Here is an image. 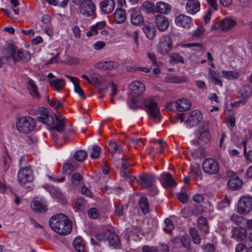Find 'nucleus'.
I'll return each instance as SVG.
<instances>
[{"mask_svg": "<svg viewBox=\"0 0 252 252\" xmlns=\"http://www.w3.org/2000/svg\"><path fill=\"white\" fill-rule=\"evenodd\" d=\"M88 216L90 218L95 219L98 217V212L95 208H91L88 211Z\"/></svg>", "mask_w": 252, "mask_h": 252, "instance_id": "680f3d73", "label": "nucleus"}, {"mask_svg": "<svg viewBox=\"0 0 252 252\" xmlns=\"http://www.w3.org/2000/svg\"><path fill=\"white\" fill-rule=\"evenodd\" d=\"M73 243L77 252H86L84 242L81 237H77L74 240Z\"/></svg>", "mask_w": 252, "mask_h": 252, "instance_id": "f704fd0d", "label": "nucleus"}, {"mask_svg": "<svg viewBox=\"0 0 252 252\" xmlns=\"http://www.w3.org/2000/svg\"><path fill=\"white\" fill-rule=\"evenodd\" d=\"M143 31L148 39L151 40L155 37L156 30L153 23H146L143 27Z\"/></svg>", "mask_w": 252, "mask_h": 252, "instance_id": "393cba45", "label": "nucleus"}, {"mask_svg": "<svg viewBox=\"0 0 252 252\" xmlns=\"http://www.w3.org/2000/svg\"><path fill=\"white\" fill-rule=\"evenodd\" d=\"M171 61L175 63H184L185 61L182 57L178 53H172L170 55Z\"/></svg>", "mask_w": 252, "mask_h": 252, "instance_id": "37998d69", "label": "nucleus"}, {"mask_svg": "<svg viewBox=\"0 0 252 252\" xmlns=\"http://www.w3.org/2000/svg\"><path fill=\"white\" fill-rule=\"evenodd\" d=\"M186 8L188 13L194 14L200 10V2L198 0L188 1L186 3Z\"/></svg>", "mask_w": 252, "mask_h": 252, "instance_id": "5701e85b", "label": "nucleus"}, {"mask_svg": "<svg viewBox=\"0 0 252 252\" xmlns=\"http://www.w3.org/2000/svg\"><path fill=\"white\" fill-rule=\"evenodd\" d=\"M115 6L114 0H104L99 3L101 11L106 14L111 13L114 9Z\"/></svg>", "mask_w": 252, "mask_h": 252, "instance_id": "dca6fc26", "label": "nucleus"}, {"mask_svg": "<svg viewBox=\"0 0 252 252\" xmlns=\"http://www.w3.org/2000/svg\"><path fill=\"white\" fill-rule=\"evenodd\" d=\"M49 82L51 87L57 92L62 90L65 85V81L63 79L49 80Z\"/></svg>", "mask_w": 252, "mask_h": 252, "instance_id": "2f4dec72", "label": "nucleus"}, {"mask_svg": "<svg viewBox=\"0 0 252 252\" xmlns=\"http://www.w3.org/2000/svg\"><path fill=\"white\" fill-rule=\"evenodd\" d=\"M243 182L238 176L232 178L227 182L228 187L231 190H235L239 189L242 185Z\"/></svg>", "mask_w": 252, "mask_h": 252, "instance_id": "a878e982", "label": "nucleus"}, {"mask_svg": "<svg viewBox=\"0 0 252 252\" xmlns=\"http://www.w3.org/2000/svg\"><path fill=\"white\" fill-rule=\"evenodd\" d=\"M74 170L73 166L70 163H66L63 165L62 168V172L63 174L69 175Z\"/></svg>", "mask_w": 252, "mask_h": 252, "instance_id": "de8ad7c7", "label": "nucleus"}, {"mask_svg": "<svg viewBox=\"0 0 252 252\" xmlns=\"http://www.w3.org/2000/svg\"><path fill=\"white\" fill-rule=\"evenodd\" d=\"M155 23L158 29L160 32H164L169 27V21L166 17L163 15H158L155 19Z\"/></svg>", "mask_w": 252, "mask_h": 252, "instance_id": "6ab92c4d", "label": "nucleus"}, {"mask_svg": "<svg viewBox=\"0 0 252 252\" xmlns=\"http://www.w3.org/2000/svg\"><path fill=\"white\" fill-rule=\"evenodd\" d=\"M11 4L12 5V9L15 14L18 15L19 14V9L17 8V6L19 4L18 0H10Z\"/></svg>", "mask_w": 252, "mask_h": 252, "instance_id": "69168bd1", "label": "nucleus"}, {"mask_svg": "<svg viewBox=\"0 0 252 252\" xmlns=\"http://www.w3.org/2000/svg\"><path fill=\"white\" fill-rule=\"evenodd\" d=\"M78 5L80 13L87 17L93 15L95 11V5L91 0H89Z\"/></svg>", "mask_w": 252, "mask_h": 252, "instance_id": "9d476101", "label": "nucleus"}, {"mask_svg": "<svg viewBox=\"0 0 252 252\" xmlns=\"http://www.w3.org/2000/svg\"><path fill=\"white\" fill-rule=\"evenodd\" d=\"M189 233L193 243L195 244H199L201 242V239L197 230L193 227H191L189 229Z\"/></svg>", "mask_w": 252, "mask_h": 252, "instance_id": "a19ab883", "label": "nucleus"}, {"mask_svg": "<svg viewBox=\"0 0 252 252\" xmlns=\"http://www.w3.org/2000/svg\"><path fill=\"white\" fill-rule=\"evenodd\" d=\"M231 232V238L238 241H242L246 237V230L241 227H233Z\"/></svg>", "mask_w": 252, "mask_h": 252, "instance_id": "f3484780", "label": "nucleus"}, {"mask_svg": "<svg viewBox=\"0 0 252 252\" xmlns=\"http://www.w3.org/2000/svg\"><path fill=\"white\" fill-rule=\"evenodd\" d=\"M252 210V197L244 195L239 200L237 211L240 214H247Z\"/></svg>", "mask_w": 252, "mask_h": 252, "instance_id": "1a4fd4ad", "label": "nucleus"}, {"mask_svg": "<svg viewBox=\"0 0 252 252\" xmlns=\"http://www.w3.org/2000/svg\"><path fill=\"white\" fill-rule=\"evenodd\" d=\"M110 234V230H106L103 232L96 234L95 238L98 241H103L107 239Z\"/></svg>", "mask_w": 252, "mask_h": 252, "instance_id": "5fc2aeb1", "label": "nucleus"}, {"mask_svg": "<svg viewBox=\"0 0 252 252\" xmlns=\"http://www.w3.org/2000/svg\"><path fill=\"white\" fill-rule=\"evenodd\" d=\"M143 252H159V250L154 247L144 246L142 247Z\"/></svg>", "mask_w": 252, "mask_h": 252, "instance_id": "0e129e2a", "label": "nucleus"}, {"mask_svg": "<svg viewBox=\"0 0 252 252\" xmlns=\"http://www.w3.org/2000/svg\"><path fill=\"white\" fill-rule=\"evenodd\" d=\"M48 102L50 106L53 107L56 111L63 105L59 100H57L55 99H52L51 100L48 99Z\"/></svg>", "mask_w": 252, "mask_h": 252, "instance_id": "4d7b16f0", "label": "nucleus"}, {"mask_svg": "<svg viewBox=\"0 0 252 252\" xmlns=\"http://www.w3.org/2000/svg\"><path fill=\"white\" fill-rule=\"evenodd\" d=\"M143 105L145 110L150 117L158 122L160 120V111L158 103L152 97H148L143 100Z\"/></svg>", "mask_w": 252, "mask_h": 252, "instance_id": "39448f33", "label": "nucleus"}, {"mask_svg": "<svg viewBox=\"0 0 252 252\" xmlns=\"http://www.w3.org/2000/svg\"><path fill=\"white\" fill-rule=\"evenodd\" d=\"M107 240H108L110 246L114 248L119 247L120 241L119 236L113 231L110 230V234L108 236Z\"/></svg>", "mask_w": 252, "mask_h": 252, "instance_id": "bb28decb", "label": "nucleus"}, {"mask_svg": "<svg viewBox=\"0 0 252 252\" xmlns=\"http://www.w3.org/2000/svg\"><path fill=\"white\" fill-rule=\"evenodd\" d=\"M222 73L223 76L229 79H232L234 78H238L239 74L238 72L234 71H225L223 70L222 71Z\"/></svg>", "mask_w": 252, "mask_h": 252, "instance_id": "c03bdc74", "label": "nucleus"}, {"mask_svg": "<svg viewBox=\"0 0 252 252\" xmlns=\"http://www.w3.org/2000/svg\"><path fill=\"white\" fill-rule=\"evenodd\" d=\"M142 8L148 13H154L155 11V5L148 1H145L143 3Z\"/></svg>", "mask_w": 252, "mask_h": 252, "instance_id": "79ce46f5", "label": "nucleus"}, {"mask_svg": "<svg viewBox=\"0 0 252 252\" xmlns=\"http://www.w3.org/2000/svg\"><path fill=\"white\" fill-rule=\"evenodd\" d=\"M165 80L169 83H180L185 82L187 78L185 76L180 77L176 75H169L165 77Z\"/></svg>", "mask_w": 252, "mask_h": 252, "instance_id": "7c9ffc66", "label": "nucleus"}, {"mask_svg": "<svg viewBox=\"0 0 252 252\" xmlns=\"http://www.w3.org/2000/svg\"><path fill=\"white\" fill-rule=\"evenodd\" d=\"M178 199L182 203H186L188 200L187 193L185 191L180 192L178 195Z\"/></svg>", "mask_w": 252, "mask_h": 252, "instance_id": "e2e57ef3", "label": "nucleus"}, {"mask_svg": "<svg viewBox=\"0 0 252 252\" xmlns=\"http://www.w3.org/2000/svg\"><path fill=\"white\" fill-rule=\"evenodd\" d=\"M11 164V159L8 156L2 158L1 165L0 167V170L2 173L5 174L8 170Z\"/></svg>", "mask_w": 252, "mask_h": 252, "instance_id": "c9c22d12", "label": "nucleus"}, {"mask_svg": "<svg viewBox=\"0 0 252 252\" xmlns=\"http://www.w3.org/2000/svg\"><path fill=\"white\" fill-rule=\"evenodd\" d=\"M175 106L178 111L183 112L189 109L191 106V102L187 99L182 98L176 101Z\"/></svg>", "mask_w": 252, "mask_h": 252, "instance_id": "4be33fe9", "label": "nucleus"}, {"mask_svg": "<svg viewBox=\"0 0 252 252\" xmlns=\"http://www.w3.org/2000/svg\"><path fill=\"white\" fill-rule=\"evenodd\" d=\"M94 84L97 86L98 92L100 94L105 93L107 90V87L105 85H103L97 79L94 80Z\"/></svg>", "mask_w": 252, "mask_h": 252, "instance_id": "3c124183", "label": "nucleus"}, {"mask_svg": "<svg viewBox=\"0 0 252 252\" xmlns=\"http://www.w3.org/2000/svg\"><path fill=\"white\" fill-rule=\"evenodd\" d=\"M101 149L96 145H94L92 147V152L90 155L91 157L93 158H97L99 156Z\"/></svg>", "mask_w": 252, "mask_h": 252, "instance_id": "8fccbe9b", "label": "nucleus"}, {"mask_svg": "<svg viewBox=\"0 0 252 252\" xmlns=\"http://www.w3.org/2000/svg\"><path fill=\"white\" fill-rule=\"evenodd\" d=\"M202 168L205 173L211 175H216L220 171L218 162L213 158L204 159L202 163Z\"/></svg>", "mask_w": 252, "mask_h": 252, "instance_id": "0eeeda50", "label": "nucleus"}, {"mask_svg": "<svg viewBox=\"0 0 252 252\" xmlns=\"http://www.w3.org/2000/svg\"><path fill=\"white\" fill-rule=\"evenodd\" d=\"M252 94V88L250 85H245L242 87L238 93V97L246 103Z\"/></svg>", "mask_w": 252, "mask_h": 252, "instance_id": "a211bd4d", "label": "nucleus"}, {"mask_svg": "<svg viewBox=\"0 0 252 252\" xmlns=\"http://www.w3.org/2000/svg\"><path fill=\"white\" fill-rule=\"evenodd\" d=\"M129 89L133 96H138L142 94L145 90V85L140 81H134L129 86Z\"/></svg>", "mask_w": 252, "mask_h": 252, "instance_id": "ddd939ff", "label": "nucleus"}, {"mask_svg": "<svg viewBox=\"0 0 252 252\" xmlns=\"http://www.w3.org/2000/svg\"><path fill=\"white\" fill-rule=\"evenodd\" d=\"M148 57L149 59L152 62L153 65H155L157 67H159L161 65V63L158 62L157 61V58L155 54L154 53H149L148 54Z\"/></svg>", "mask_w": 252, "mask_h": 252, "instance_id": "6e6d98bb", "label": "nucleus"}, {"mask_svg": "<svg viewBox=\"0 0 252 252\" xmlns=\"http://www.w3.org/2000/svg\"><path fill=\"white\" fill-rule=\"evenodd\" d=\"M32 209L37 212H44L47 211V205L44 202L38 200H34L31 203Z\"/></svg>", "mask_w": 252, "mask_h": 252, "instance_id": "cd10ccee", "label": "nucleus"}, {"mask_svg": "<svg viewBox=\"0 0 252 252\" xmlns=\"http://www.w3.org/2000/svg\"><path fill=\"white\" fill-rule=\"evenodd\" d=\"M155 182L156 178L154 174L150 173L143 174L136 180V182L144 188L154 187L153 191L150 192L151 196L156 195L158 193V190L154 187Z\"/></svg>", "mask_w": 252, "mask_h": 252, "instance_id": "423d86ee", "label": "nucleus"}, {"mask_svg": "<svg viewBox=\"0 0 252 252\" xmlns=\"http://www.w3.org/2000/svg\"><path fill=\"white\" fill-rule=\"evenodd\" d=\"M57 123L53 128L59 132H62L63 131L65 126V119H60L56 117Z\"/></svg>", "mask_w": 252, "mask_h": 252, "instance_id": "ea45409f", "label": "nucleus"}, {"mask_svg": "<svg viewBox=\"0 0 252 252\" xmlns=\"http://www.w3.org/2000/svg\"><path fill=\"white\" fill-rule=\"evenodd\" d=\"M27 88L30 94L34 99H39L40 94L37 90V87L32 79L29 78L27 82Z\"/></svg>", "mask_w": 252, "mask_h": 252, "instance_id": "aec40b11", "label": "nucleus"}, {"mask_svg": "<svg viewBox=\"0 0 252 252\" xmlns=\"http://www.w3.org/2000/svg\"><path fill=\"white\" fill-rule=\"evenodd\" d=\"M82 179V176L81 174L79 173H75L72 175L70 181L74 186H77Z\"/></svg>", "mask_w": 252, "mask_h": 252, "instance_id": "09e8293b", "label": "nucleus"}, {"mask_svg": "<svg viewBox=\"0 0 252 252\" xmlns=\"http://www.w3.org/2000/svg\"><path fill=\"white\" fill-rule=\"evenodd\" d=\"M129 12L130 16L131 23L135 26H139L144 22V17L138 8H131Z\"/></svg>", "mask_w": 252, "mask_h": 252, "instance_id": "9b49d317", "label": "nucleus"}, {"mask_svg": "<svg viewBox=\"0 0 252 252\" xmlns=\"http://www.w3.org/2000/svg\"><path fill=\"white\" fill-rule=\"evenodd\" d=\"M7 57L9 60L12 59L14 63L24 61H29L31 59V54L23 49H18L14 44L9 43L6 44L5 48Z\"/></svg>", "mask_w": 252, "mask_h": 252, "instance_id": "7ed1b4c3", "label": "nucleus"}, {"mask_svg": "<svg viewBox=\"0 0 252 252\" xmlns=\"http://www.w3.org/2000/svg\"><path fill=\"white\" fill-rule=\"evenodd\" d=\"M87 154L84 150H79L75 152L74 154L75 158L78 161H83L87 158Z\"/></svg>", "mask_w": 252, "mask_h": 252, "instance_id": "a18cd8bd", "label": "nucleus"}, {"mask_svg": "<svg viewBox=\"0 0 252 252\" xmlns=\"http://www.w3.org/2000/svg\"><path fill=\"white\" fill-rule=\"evenodd\" d=\"M105 64L106 69L108 70H111L117 68L119 66V63L114 61H107L106 62Z\"/></svg>", "mask_w": 252, "mask_h": 252, "instance_id": "13d9d810", "label": "nucleus"}, {"mask_svg": "<svg viewBox=\"0 0 252 252\" xmlns=\"http://www.w3.org/2000/svg\"><path fill=\"white\" fill-rule=\"evenodd\" d=\"M35 120L31 116H22L17 119L16 126L17 130L22 133L28 134L36 127Z\"/></svg>", "mask_w": 252, "mask_h": 252, "instance_id": "20e7f679", "label": "nucleus"}, {"mask_svg": "<svg viewBox=\"0 0 252 252\" xmlns=\"http://www.w3.org/2000/svg\"><path fill=\"white\" fill-rule=\"evenodd\" d=\"M74 91L77 93L80 96L83 98H85L86 96L83 89L81 88L80 86L78 83H74Z\"/></svg>", "mask_w": 252, "mask_h": 252, "instance_id": "bf43d9fd", "label": "nucleus"}, {"mask_svg": "<svg viewBox=\"0 0 252 252\" xmlns=\"http://www.w3.org/2000/svg\"><path fill=\"white\" fill-rule=\"evenodd\" d=\"M197 223L199 228L205 233L209 232V226L207 224V219L204 217H200L197 220Z\"/></svg>", "mask_w": 252, "mask_h": 252, "instance_id": "4c0bfd02", "label": "nucleus"}, {"mask_svg": "<svg viewBox=\"0 0 252 252\" xmlns=\"http://www.w3.org/2000/svg\"><path fill=\"white\" fill-rule=\"evenodd\" d=\"M230 220L238 225H240L244 221L242 217L236 214H233L230 217Z\"/></svg>", "mask_w": 252, "mask_h": 252, "instance_id": "864d4df0", "label": "nucleus"}, {"mask_svg": "<svg viewBox=\"0 0 252 252\" xmlns=\"http://www.w3.org/2000/svg\"><path fill=\"white\" fill-rule=\"evenodd\" d=\"M51 228L61 235L69 234L72 230V222L67 216L63 214H57L49 220Z\"/></svg>", "mask_w": 252, "mask_h": 252, "instance_id": "f257e3e1", "label": "nucleus"}, {"mask_svg": "<svg viewBox=\"0 0 252 252\" xmlns=\"http://www.w3.org/2000/svg\"><path fill=\"white\" fill-rule=\"evenodd\" d=\"M156 8L162 14H168L171 12V6L165 2L158 1L156 3Z\"/></svg>", "mask_w": 252, "mask_h": 252, "instance_id": "c85d7f7f", "label": "nucleus"}, {"mask_svg": "<svg viewBox=\"0 0 252 252\" xmlns=\"http://www.w3.org/2000/svg\"><path fill=\"white\" fill-rule=\"evenodd\" d=\"M173 48V41L171 37L167 35L161 37L158 44V51L161 55H166Z\"/></svg>", "mask_w": 252, "mask_h": 252, "instance_id": "6e6552de", "label": "nucleus"}, {"mask_svg": "<svg viewBox=\"0 0 252 252\" xmlns=\"http://www.w3.org/2000/svg\"><path fill=\"white\" fill-rule=\"evenodd\" d=\"M105 45V42L102 41H98L94 44V48L96 50H99L103 48Z\"/></svg>", "mask_w": 252, "mask_h": 252, "instance_id": "774afa93", "label": "nucleus"}, {"mask_svg": "<svg viewBox=\"0 0 252 252\" xmlns=\"http://www.w3.org/2000/svg\"><path fill=\"white\" fill-rule=\"evenodd\" d=\"M139 205L142 212L144 214H147L149 211V203L146 197L142 196L139 200Z\"/></svg>", "mask_w": 252, "mask_h": 252, "instance_id": "473e14b6", "label": "nucleus"}, {"mask_svg": "<svg viewBox=\"0 0 252 252\" xmlns=\"http://www.w3.org/2000/svg\"><path fill=\"white\" fill-rule=\"evenodd\" d=\"M121 165L123 170H127L128 168L132 165L128 160L123 158L122 159Z\"/></svg>", "mask_w": 252, "mask_h": 252, "instance_id": "338daca9", "label": "nucleus"}, {"mask_svg": "<svg viewBox=\"0 0 252 252\" xmlns=\"http://www.w3.org/2000/svg\"><path fill=\"white\" fill-rule=\"evenodd\" d=\"M126 18V14L124 9L117 8L113 14V20L115 23L122 24Z\"/></svg>", "mask_w": 252, "mask_h": 252, "instance_id": "412c9836", "label": "nucleus"}, {"mask_svg": "<svg viewBox=\"0 0 252 252\" xmlns=\"http://www.w3.org/2000/svg\"><path fill=\"white\" fill-rule=\"evenodd\" d=\"M38 119L42 123L47 126H52L54 124L53 117L48 114H43Z\"/></svg>", "mask_w": 252, "mask_h": 252, "instance_id": "e433bc0d", "label": "nucleus"}, {"mask_svg": "<svg viewBox=\"0 0 252 252\" xmlns=\"http://www.w3.org/2000/svg\"><path fill=\"white\" fill-rule=\"evenodd\" d=\"M162 182L164 188L174 187L177 185L176 182L170 173L162 174Z\"/></svg>", "mask_w": 252, "mask_h": 252, "instance_id": "b1692460", "label": "nucleus"}, {"mask_svg": "<svg viewBox=\"0 0 252 252\" xmlns=\"http://www.w3.org/2000/svg\"><path fill=\"white\" fill-rule=\"evenodd\" d=\"M202 119V115L198 110L192 111L188 116L186 123L188 126L191 127L197 125Z\"/></svg>", "mask_w": 252, "mask_h": 252, "instance_id": "f8f14e48", "label": "nucleus"}, {"mask_svg": "<svg viewBox=\"0 0 252 252\" xmlns=\"http://www.w3.org/2000/svg\"><path fill=\"white\" fill-rule=\"evenodd\" d=\"M165 226L164 227V231L166 233H170L174 229V226L170 219L166 218L164 220Z\"/></svg>", "mask_w": 252, "mask_h": 252, "instance_id": "49530a36", "label": "nucleus"}, {"mask_svg": "<svg viewBox=\"0 0 252 252\" xmlns=\"http://www.w3.org/2000/svg\"><path fill=\"white\" fill-rule=\"evenodd\" d=\"M236 23L235 21L230 18H225L222 20L218 25H213L211 27L212 30L220 29L222 31H228L232 28Z\"/></svg>", "mask_w": 252, "mask_h": 252, "instance_id": "4468645a", "label": "nucleus"}, {"mask_svg": "<svg viewBox=\"0 0 252 252\" xmlns=\"http://www.w3.org/2000/svg\"><path fill=\"white\" fill-rule=\"evenodd\" d=\"M106 26L104 21H101L97 23L95 25L93 26L90 31L87 32V36L90 37L92 35H96L98 33V30H101Z\"/></svg>", "mask_w": 252, "mask_h": 252, "instance_id": "c756f323", "label": "nucleus"}, {"mask_svg": "<svg viewBox=\"0 0 252 252\" xmlns=\"http://www.w3.org/2000/svg\"><path fill=\"white\" fill-rule=\"evenodd\" d=\"M248 248L242 243L238 244L236 246L235 252H248Z\"/></svg>", "mask_w": 252, "mask_h": 252, "instance_id": "052dcab7", "label": "nucleus"}, {"mask_svg": "<svg viewBox=\"0 0 252 252\" xmlns=\"http://www.w3.org/2000/svg\"><path fill=\"white\" fill-rule=\"evenodd\" d=\"M180 242L183 246L187 249L190 248V239L188 236H182L180 237Z\"/></svg>", "mask_w": 252, "mask_h": 252, "instance_id": "603ef678", "label": "nucleus"}, {"mask_svg": "<svg viewBox=\"0 0 252 252\" xmlns=\"http://www.w3.org/2000/svg\"><path fill=\"white\" fill-rule=\"evenodd\" d=\"M108 149L112 155L114 154L117 152L120 154L123 152V149L121 147H119L115 142L113 141L109 143Z\"/></svg>", "mask_w": 252, "mask_h": 252, "instance_id": "58836bf2", "label": "nucleus"}, {"mask_svg": "<svg viewBox=\"0 0 252 252\" xmlns=\"http://www.w3.org/2000/svg\"><path fill=\"white\" fill-rule=\"evenodd\" d=\"M176 24L184 28H189L192 24L191 17L184 14H180L177 16L175 19Z\"/></svg>", "mask_w": 252, "mask_h": 252, "instance_id": "2eb2a0df", "label": "nucleus"}, {"mask_svg": "<svg viewBox=\"0 0 252 252\" xmlns=\"http://www.w3.org/2000/svg\"><path fill=\"white\" fill-rule=\"evenodd\" d=\"M128 205L123 206L121 204H115L114 214L120 219L124 218L125 212L127 209Z\"/></svg>", "mask_w": 252, "mask_h": 252, "instance_id": "72a5a7b5", "label": "nucleus"}, {"mask_svg": "<svg viewBox=\"0 0 252 252\" xmlns=\"http://www.w3.org/2000/svg\"><path fill=\"white\" fill-rule=\"evenodd\" d=\"M27 162L24 157L19 160V170L17 174V180L22 186L28 188L34 179L33 171L30 166H26Z\"/></svg>", "mask_w": 252, "mask_h": 252, "instance_id": "f03ea898", "label": "nucleus"}]
</instances>
